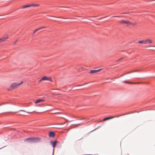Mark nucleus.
<instances>
[{
  "mask_svg": "<svg viewBox=\"0 0 155 155\" xmlns=\"http://www.w3.org/2000/svg\"><path fill=\"white\" fill-rule=\"evenodd\" d=\"M23 83V81H21L20 83H14L12 84L10 87L8 88L7 90L8 91H11L12 89H15L18 87L21 84H22Z\"/></svg>",
  "mask_w": 155,
  "mask_h": 155,
  "instance_id": "1",
  "label": "nucleus"
},
{
  "mask_svg": "<svg viewBox=\"0 0 155 155\" xmlns=\"http://www.w3.org/2000/svg\"><path fill=\"white\" fill-rule=\"evenodd\" d=\"M119 22L120 24H126L127 25H134V24H133L130 21L128 20H121L119 21Z\"/></svg>",
  "mask_w": 155,
  "mask_h": 155,
  "instance_id": "2",
  "label": "nucleus"
},
{
  "mask_svg": "<svg viewBox=\"0 0 155 155\" xmlns=\"http://www.w3.org/2000/svg\"><path fill=\"white\" fill-rule=\"evenodd\" d=\"M8 38V35H5L3 37L0 38V43L5 41Z\"/></svg>",
  "mask_w": 155,
  "mask_h": 155,
  "instance_id": "3",
  "label": "nucleus"
},
{
  "mask_svg": "<svg viewBox=\"0 0 155 155\" xmlns=\"http://www.w3.org/2000/svg\"><path fill=\"white\" fill-rule=\"evenodd\" d=\"M42 80H43V81H48L51 82L52 81V78L51 77L46 76L43 77Z\"/></svg>",
  "mask_w": 155,
  "mask_h": 155,
  "instance_id": "4",
  "label": "nucleus"
},
{
  "mask_svg": "<svg viewBox=\"0 0 155 155\" xmlns=\"http://www.w3.org/2000/svg\"><path fill=\"white\" fill-rule=\"evenodd\" d=\"M41 139L38 137H32V143L37 142L40 141Z\"/></svg>",
  "mask_w": 155,
  "mask_h": 155,
  "instance_id": "5",
  "label": "nucleus"
},
{
  "mask_svg": "<svg viewBox=\"0 0 155 155\" xmlns=\"http://www.w3.org/2000/svg\"><path fill=\"white\" fill-rule=\"evenodd\" d=\"M152 42V40L149 39H147L144 41V44H145L151 43Z\"/></svg>",
  "mask_w": 155,
  "mask_h": 155,
  "instance_id": "6",
  "label": "nucleus"
},
{
  "mask_svg": "<svg viewBox=\"0 0 155 155\" xmlns=\"http://www.w3.org/2000/svg\"><path fill=\"white\" fill-rule=\"evenodd\" d=\"M45 101V100L43 99H37L35 102V104H37L39 103L43 102Z\"/></svg>",
  "mask_w": 155,
  "mask_h": 155,
  "instance_id": "7",
  "label": "nucleus"
},
{
  "mask_svg": "<svg viewBox=\"0 0 155 155\" xmlns=\"http://www.w3.org/2000/svg\"><path fill=\"white\" fill-rule=\"evenodd\" d=\"M58 142V141L56 140H55L54 142L52 141H51L50 142L52 144V147L54 148L55 147V145H56L57 143Z\"/></svg>",
  "mask_w": 155,
  "mask_h": 155,
  "instance_id": "8",
  "label": "nucleus"
},
{
  "mask_svg": "<svg viewBox=\"0 0 155 155\" xmlns=\"http://www.w3.org/2000/svg\"><path fill=\"white\" fill-rule=\"evenodd\" d=\"M102 69H100L97 70H91L90 71V73H94L99 71Z\"/></svg>",
  "mask_w": 155,
  "mask_h": 155,
  "instance_id": "9",
  "label": "nucleus"
},
{
  "mask_svg": "<svg viewBox=\"0 0 155 155\" xmlns=\"http://www.w3.org/2000/svg\"><path fill=\"white\" fill-rule=\"evenodd\" d=\"M25 141H27L28 142L32 143V138H26L24 140Z\"/></svg>",
  "mask_w": 155,
  "mask_h": 155,
  "instance_id": "10",
  "label": "nucleus"
},
{
  "mask_svg": "<svg viewBox=\"0 0 155 155\" xmlns=\"http://www.w3.org/2000/svg\"><path fill=\"white\" fill-rule=\"evenodd\" d=\"M49 136L50 137H54V133L53 132H50L49 133Z\"/></svg>",
  "mask_w": 155,
  "mask_h": 155,
  "instance_id": "11",
  "label": "nucleus"
},
{
  "mask_svg": "<svg viewBox=\"0 0 155 155\" xmlns=\"http://www.w3.org/2000/svg\"><path fill=\"white\" fill-rule=\"evenodd\" d=\"M114 118V117H106V118H104L103 119V121H106V120H109V119H111L113 118Z\"/></svg>",
  "mask_w": 155,
  "mask_h": 155,
  "instance_id": "12",
  "label": "nucleus"
},
{
  "mask_svg": "<svg viewBox=\"0 0 155 155\" xmlns=\"http://www.w3.org/2000/svg\"><path fill=\"white\" fill-rule=\"evenodd\" d=\"M30 6H29V5H23L21 6V8L22 9L25 8H28V7H30Z\"/></svg>",
  "mask_w": 155,
  "mask_h": 155,
  "instance_id": "13",
  "label": "nucleus"
},
{
  "mask_svg": "<svg viewBox=\"0 0 155 155\" xmlns=\"http://www.w3.org/2000/svg\"><path fill=\"white\" fill-rule=\"evenodd\" d=\"M29 6H30V7L31 6H39V5L38 4H31L29 5Z\"/></svg>",
  "mask_w": 155,
  "mask_h": 155,
  "instance_id": "14",
  "label": "nucleus"
},
{
  "mask_svg": "<svg viewBox=\"0 0 155 155\" xmlns=\"http://www.w3.org/2000/svg\"><path fill=\"white\" fill-rule=\"evenodd\" d=\"M144 41H138V42L140 44H142L143 43H144Z\"/></svg>",
  "mask_w": 155,
  "mask_h": 155,
  "instance_id": "15",
  "label": "nucleus"
},
{
  "mask_svg": "<svg viewBox=\"0 0 155 155\" xmlns=\"http://www.w3.org/2000/svg\"><path fill=\"white\" fill-rule=\"evenodd\" d=\"M39 30H40V28H38V29H36V30H35L33 32V34L35 33L36 31H38Z\"/></svg>",
  "mask_w": 155,
  "mask_h": 155,
  "instance_id": "16",
  "label": "nucleus"
},
{
  "mask_svg": "<svg viewBox=\"0 0 155 155\" xmlns=\"http://www.w3.org/2000/svg\"><path fill=\"white\" fill-rule=\"evenodd\" d=\"M42 78L39 81V82H40L42 81H43V80H42Z\"/></svg>",
  "mask_w": 155,
  "mask_h": 155,
  "instance_id": "17",
  "label": "nucleus"
},
{
  "mask_svg": "<svg viewBox=\"0 0 155 155\" xmlns=\"http://www.w3.org/2000/svg\"><path fill=\"white\" fill-rule=\"evenodd\" d=\"M122 59V58H120V59H119L117 60V61H120V60H121Z\"/></svg>",
  "mask_w": 155,
  "mask_h": 155,
  "instance_id": "18",
  "label": "nucleus"
},
{
  "mask_svg": "<svg viewBox=\"0 0 155 155\" xmlns=\"http://www.w3.org/2000/svg\"><path fill=\"white\" fill-rule=\"evenodd\" d=\"M45 28V27H40V28H40V29H41V28Z\"/></svg>",
  "mask_w": 155,
  "mask_h": 155,
  "instance_id": "19",
  "label": "nucleus"
},
{
  "mask_svg": "<svg viewBox=\"0 0 155 155\" xmlns=\"http://www.w3.org/2000/svg\"><path fill=\"white\" fill-rule=\"evenodd\" d=\"M121 16H114L113 17H121Z\"/></svg>",
  "mask_w": 155,
  "mask_h": 155,
  "instance_id": "20",
  "label": "nucleus"
},
{
  "mask_svg": "<svg viewBox=\"0 0 155 155\" xmlns=\"http://www.w3.org/2000/svg\"><path fill=\"white\" fill-rule=\"evenodd\" d=\"M82 124H78V125H81Z\"/></svg>",
  "mask_w": 155,
  "mask_h": 155,
  "instance_id": "21",
  "label": "nucleus"
},
{
  "mask_svg": "<svg viewBox=\"0 0 155 155\" xmlns=\"http://www.w3.org/2000/svg\"><path fill=\"white\" fill-rule=\"evenodd\" d=\"M20 111H22L25 112V111H24V110H20Z\"/></svg>",
  "mask_w": 155,
  "mask_h": 155,
  "instance_id": "22",
  "label": "nucleus"
},
{
  "mask_svg": "<svg viewBox=\"0 0 155 155\" xmlns=\"http://www.w3.org/2000/svg\"><path fill=\"white\" fill-rule=\"evenodd\" d=\"M17 41V40H16V41L14 42V44H15Z\"/></svg>",
  "mask_w": 155,
  "mask_h": 155,
  "instance_id": "23",
  "label": "nucleus"
},
{
  "mask_svg": "<svg viewBox=\"0 0 155 155\" xmlns=\"http://www.w3.org/2000/svg\"><path fill=\"white\" fill-rule=\"evenodd\" d=\"M6 104V103H3V104Z\"/></svg>",
  "mask_w": 155,
  "mask_h": 155,
  "instance_id": "24",
  "label": "nucleus"
},
{
  "mask_svg": "<svg viewBox=\"0 0 155 155\" xmlns=\"http://www.w3.org/2000/svg\"><path fill=\"white\" fill-rule=\"evenodd\" d=\"M60 124L62 125V124Z\"/></svg>",
  "mask_w": 155,
  "mask_h": 155,
  "instance_id": "25",
  "label": "nucleus"
}]
</instances>
